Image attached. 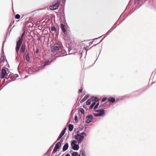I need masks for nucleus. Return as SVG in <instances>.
I'll return each mask as SVG.
<instances>
[{"label":"nucleus","instance_id":"obj_7","mask_svg":"<svg viewBox=\"0 0 156 156\" xmlns=\"http://www.w3.org/2000/svg\"><path fill=\"white\" fill-rule=\"evenodd\" d=\"M86 118H87L86 120V122L87 123H89L91 122L93 120V116L91 114L87 115L86 117Z\"/></svg>","mask_w":156,"mask_h":156},{"label":"nucleus","instance_id":"obj_1","mask_svg":"<svg viewBox=\"0 0 156 156\" xmlns=\"http://www.w3.org/2000/svg\"><path fill=\"white\" fill-rule=\"evenodd\" d=\"M86 135V133L83 132L80 133H77L75 135L74 138L78 144H80L82 142Z\"/></svg>","mask_w":156,"mask_h":156},{"label":"nucleus","instance_id":"obj_4","mask_svg":"<svg viewBox=\"0 0 156 156\" xmlns=\"http://www.w3.org/2000/svg\"><path fill=\"white\" fill-rule=\"evenodd\" d=\"M77 143V142L75 140L71 141V145L72 149L74 150L77 151L80 148L79 145L76 144Z\"/></svg>","mask_w":156,"mask_h":156},{"label":"nucleus","instance_id":"obj_34","mask_svg":"<svg viewBox=\"0 0 156 156\" xmlns=\"http://www.w3.org/2000/svg\"><path fill=\"white\" fill-rule=\"evenodd\" d=\"M93 115L95 117L100 116L99 113H93Z\"/></svg>","mask_w":156,"mask_h":156},{"label":"nucleus","instance_id":"obj_60","mask_svg":"<svg viewBox=\"0 0 156 156\" xmlns=\"http://www.w3.org/2000/svg\"><path fill=\"white\" fill-rule=\"evenodd\" d=\"M77 156H81V155H80V154L78 155H77Z\"/></svg>","mask_w":156,"mask_h":156},{"label":"nucleus","instance_id":"obj_45","mask_svg":"<svg viewBox=\"0 0 156 156\" xmlns=\"http://www.w3.org/2000/svg\"><path fill=\"white\" fill-rule=\"evenodd\" d=\"M10 34V33L9 32H8L7 31V34H6V37H7L8 36H9V35Z\"/></svg>","mask_w":156,"mask_h":156},{"label":"nucleus","instance_id":"obj_51","mask_svg":"<svg viewBox=\"0 0 156 156\" xmlns=\"http://www.w3.org/2000/svg\"><path fill=\"white\" fill-rule=\"evenodd\" d=\"M63 16V20H65V21H66V18H65V15H63V16Z\"/></svg>","mask_w":156,"mask_h":156},{"label":"nucleus","instance_id":"obj_40","mask_svg":"<svg viewBox=\"0 0 156 156\" xmlns=\"http://www.w3.org/2000/svg\"><path fill=\"white\" fill-rule=\"evenodd\" d=\"M83 107L84 108H85V109H86V110H87V109H88L87 108V106L86 105H84L83 106Z\"/></svg>","mask_w":156,"mask_h":156},{"label":"nucleus","instance_id":"obj_48","mask_svg":"<svg viewBox=\"0 0 156 156\" xmlns=\"http://www.w3.org/2000/svg\"><path fill=\"white\" fill-rule=\"evenodd\" d=\"M82 89H80L79 90L78 92L79 93H80L82 92Z\"/></svg>","mask_w":156,"mask_h":156},{"label":"nucleus","instance_id":"obj_19","mask_svg":"<svg viewBox=\"0 0 156 156\" xmlns=\"http://www.w3.org/2000/svg\"><path fill=\"white\" fill-rule=\"evenodd\" d=\"M64 134L63 133H62V132H61V133H60L59 136L58 138H57V140H56L55 141V143L57 141H58L62 137V136L64 135Z\"/></svg>","mask_w":156,"mask_h":156},{"label":"nucleus","instance_id":"obj_54","mask_svg":"<svg viewBox=\"0 0 156 156\" xmlns=\"http://www.w3.org/2000/svg\"><path fill=\"white\" fill-rule=\"evenodd\" d=\"M102 36H100V37H98V38H95V39H98V38H100Z\"/></svg>","mask_w":156,"mask_h":156},{"label":"nucleus","instance_id":"obj_35","mask_svg":"<svg viewBox=\"0 0 156 156\" xmlns=\"http://www.w3.org/2000/svg\"><path fill=\"white\" fill-rule=\"evenodd\" d=\"M140 0H136L135 1V4L138 5Z\"/></svg>","mask_w":156,"mask_h":156},{"label":"nucleus","instance_id":"obj_44","mask_svg":"<svg viewBox=\"0 0 156 156\" xmlns=\"http://www.w3.org/2000/svg\"><path fill=\"white\" fill-rule=\"evenodd\" d=\"M21 63V61H20V62L19 65V66H18V71H19V73L20 74H21V72L19 70V66H20V64Z\"/></svg>","mask_w":156,"mask_h":156},{"label":"nucleus","instance_id":"obj_11","mask_svg":"<svg viewBox=\"0 0 156 156\" xmlns=\"http://www.w3.org/2000/svg\"><path fill=\"white\" fill-rule=\"evenodd\" d=\"M66 26L65 24L61 23V28L62 31L64 33V34H66L67 33L66 30L65 29Z\"/></svg>","mask_w":156,"mask_h":156},{"label":"nucleus","instance_id":"obj_29","mask_svg":"<svg viewBox=\"0 0 156 156\" xmlns=\"http://www.w3.org/2000/svg\"><path fill=\"white\" fill-rule=\"evenodd\" d=\"M78 155V153L77 152H73L71 154L72 156H77Z\"/></svg>","mask_w":156,"mask_h":156},{"label":"nucleus","instance_id":"obj_36","mask_svg":"<svg viewBox=\"0 0 156 156\" xmlns=\"http://www.w3.org/2000/svg\"><path fill=\"white\" fill-rule=\"evenodd\" d=\"M74 119H75V122H78V118H77V116L76 115H75V118H74Z\"/></svg>","mask_w":156,"mask_h":156},{"label":"nucleus","instance_id":"obj_26","mask_svg":"<svg viewBox=\"0 0 156 156\" xmlns=\"http://www.w3.org/2000/svg\"><path fill=\"white\" fill-rule=\"evenodd\" d=\"M91 99H88V100H87L86 102V105H90V104L91 103Z\"/></svg>","mask_w":156,"mask_h":156},{"label":"nucleus","instance_id":"obj_52","mask_svg":"<svg viewBox=\"0 0 156 156\" xmlns=\"http://www.w3.org/2000/svg\"><path fill=\"white\" fill-rule=\"evenodd\" d=\"M65 156H70V155L69 154H66Z\"/></svg>","mask_w":156,"mask_h":156},{"label":"nucleus","instance_id":"obj_62","mask_svg":"<svg viewBox=\"0 0 156 156\" xmlns=\"http://www.w3.org/2000/svg\"><path fill=\"white\" fill-rule=\"evenodd\" d=\"M154 71H155V72H156V68L154 70Z\"/></svg>","mask_w":156,"mask_h":156},{"label":"nucleus","instance_id":"obj_53","mask_svg":"<svg viewBox=\"0 0 156 156\" xmlns=\"http://www.w3.org/2000/svg\"><path fill=\"white\" fill-rule=\"evenodd\" d=\"M37 40L38 41H39L40 40V37H38L37 38Z\"/></svg>","mask_w":156,"mask_h":156},{"label":"nucleus","instance_id":"obj_41","mask_svg":"<svg viewBox=\"0 0 156 156\" xmlns=\"http://www.w3.org/2000/svg\"><path fill=\"white\" fill-rule=\"evenodd\" d=\"M84 128H85V129H86L88 128V125L87 124H85L84 125ZM85 131H86V130H85Z\"/></svg>","mask_w":156,"mask_h":156},{"label":"nucleus","instance_id":"obj_64","mask_svg":"<svg viewBox=\"0 0 156 156\" xmlns=\"http://www.w3.org/2000/svg\"><path fill=\"white\" fill-rule=\"evenodd\" d=\"M72 54V53H70V54Z\"/></svg>","mask_w":156,"mask_h":156},{"label":"nucleus","instance_id":"obj_61","mask_svg":"<svg viewBox=\"0 0 156 156\" xmlns=\"http://www.w3.org/2000/svg\"><path fill=\"white\" fill-rule=\"evenodd\" d=\"M127 96V95H126V96H123L124 98L125 97H126V96Z\"/></svg>","mask_w":156,"mask_h":156},{"label":"nucleus","instance_id":"obj_37","mask_svg":"<svg viewBox=\"0 0 156 156\" xmlns=\"http://www.w3.org/2000/svg\"><path fill=\"white\" fill-rule=\"evenodd\" d=\"M107 99V97H105L102 98V99L101 100V102H104Z\"/></svg>","mask_w":156,"mask_h":156},{"label":"nucleus","instance_id":"obj_10","mask_svg":"<svg viewBox=\"0 0 156 156\" xmlns=\"http://www.w3.org/2000/svg\"><path fill=\"white\" fill-rule=\"evenodd\" d=\"M145 5L147 7H151L152 5V0H147L145 2Z\"/></svg>","mask_w":156,"mask_h":156},{"label":"nucleus","instance_id":"obj_22","mask_svg":"<svg viewBox=\"0 0 156 156\" xmlns=\"http://www.w3.org/2000/svg\"><path fill=\"white\" fill-rule=\"evenodd\" d=\"M26 46L25 44L24 45H22L21 47V52L22 53H23L24 52L25 49H26Z\"/></svg>","mask_w":156,"mask_h":156},{"label":"nucleus","instance_id":"obj_49","mask_svg":"<svg viewBox=\"0 0 156 156\" xmlns=\"http://www.w3.org/2000/svg\"><path fill=\"white\" fill-rule=\"evenodd\" d=\"M58 149L56 147H55L54 149L55 150V151H57Z\"/></svg>","mask_w":156,"mask_h":156},{"label":"nucleus","instance_id":"obj_47","mask_svg":"<svg viewBox=\"0 0 156 156\" xmlns=\"http://www.w3.org/2000/svg\"><path fill=\"white\" fill-rule=\"evenodd\" d=\"M63 142V140L62 139H60V141L58 143H60L61 144V143Z\"/></svg>","mask_w":156,"mask_h":156},{"label":"nucleus","instance_id":"obj_21","mask_svg":"<svg viewBox=\"0 0 156 156\" xmlns=\"http://www.w3.org/2000/svg\"><path fill=\"white\" fill-rule=\"evenodd\" d=\"M74 128V126L72 124H69L68 126V129L69 131H71L73 130Z\"/></svg>","mask_w":156,"mask_h":156},{"label":"nucleus","instance_id":"obj_59","mask_svg":"<svg viewBox=\"0 0 156 156\" xmlns=\"http://www.w3.org/2000/svg\"><path fill=\"white\" fill-rule=\"evenodd\" d=\"M53 155H54V154H52V153L51 154V156H52Z\"/></svg>","mask_w":156,"mask_h":156},{"label":"nucleus","instance_id":"obj_31","mask_svg":"<svg viewBox=\"0 0 156 156\" xmlns=\"http://www.w3.org/2000/svg\"><path fill=\"white\" fill-rule=\"evenodd\" d=\"M80 111L81 112V113L83 114V115L84 114V110L82 108H80Z\"/></svg>","mask_w":156,"mask_h":156},{"label":"nucleus","instance_id":"obj_55","mask_svg":"<svg viewBox=\"0 0 156 156\" xmlns=\"http://www.w3.org/2000/svg\"><path fill=\"white\" fill-rule=\"evenodd\" d=\"M105 37H104L101 40V41H100L98 43H100L101 42L103 39H104V38Z\"/></svg>","mask_w":156,"mask_h":156},{"label":"nucleus","instance_id":"obj_27","mask_svg":"<svg viewBox=\"0 0 156 156\" xmlns=\"http://www.w3.org/2000/svg\"><path fill=\"white\" fill-rule=\"evenodd\" d=\"M23 32L22 33V34H21V37H20L21 38V39H22L23 40V37L24 36V35L25 34V30H23Z\"/></svg>","mask_w":156,"mask_h":156},{"label":"nucleus","instance_id":"obj_16","mask_svg":"<svg viewBox=\"0 0 156 156\" xmlns=\"http://www.w3.org/2000/svg\"><path fill=\"white\" fill-rule=\"evenodd\" d=\"M54 145V144H53L49 148L48 150L46 153L45 155L44 156L47 155V154H50L51 151L52 150L53 147Z\"/></svg>","mask_w":156,"mask_h":156},{"label":"nucleus","instance_id":"obj_5","mask_svg":"<svg viewBox=\"0 0 156 156\" xmlns=\"http://www.w3.org/2000/svg\"><path fill=\"white\" fill-rule=\"evenodd\" d=\"M4 44H2L1 51V57L0 59V61L3 62H5L6 58L5 54L3 51Z\"/></svg>","mask_w":156,"mask_h":156},{"label":"nucleus","instance_id":"obj_2","mask_svg":"<svg viewBox=\"0 0 156 156\" xmlns=\"http://www.w3.org/2000/svg\"><path fill=\"white\" fill-rule=\"evenodd\" d=\"M18 76L17 74H16L14 75L13 73H10L8 76V75H7L5 77V78L7 79V81H6V83L7 84L9 83L11 81L15 80L17 76Z\"/></svg>","mask_w":156,"mask_h":156},{"label":"nucleus","instance_id":"obj_38","mask_svg":"<svg viewBox=\"0 0 156 156\" xmlns=\"http://www.w3.org/2000/svg\"><path fill=\"white\" fill-rule=\"evenodd\" d=\"M66 128L65 127L64 128V129L62 130V131L61 132L62 133H63L65 134V133L66 132Z\"/></svg>","mask_w":156,"mask_h":156},{"label":"nucleus","instance_id":"obj_28","mask_svg":"<svg viewBox=\"0 0 156 156\" xmlns=\"http://www.w3.org/2000/svg\"><path fill=\"white\" fill-rule=\"evenodd\" d=\"M99 105V101L97 103H96V104L94 106V110H95L96 109L98 108Z\"/></svg>","mask_w":156,"mask_h":156},{"label":"nucleus","instance_id":"obj_30","mask_svg":"<svg viewBox=\"0 0 156 156\" xmlns=\"http://www.w3.org/2000/svg\"><path fill=\"white\" fill-rule=\"evenodd\" d=\"M80 153H81V154L82 156H86L85 152L83 151L82 150L80 151Z\"/></svg>","mask_w":156,"mask_h":156},{"label":"nucleus","instance_id":"obj_39","mask_svg":"<svg viewBox=\"0 0 156 156\" xmlns=\"http://www.w3.org/2000/svg\"><path fill=\"white\" fill-rule=\"evenodd\" d=\"M11 26H12V24H11V23L10 25L9 26V27H8V28L7 29V31L8 32H9L10 31L9 30V29H10V27H11Z\"/></svg>","mask_w":156,"mask_h":156},{"label":"nucleus","instance_id":"obj_13","mask_svg":"<svg viewBox=\"0 0 156 156\" xmlns=\"http://www.w3.org/2000/svg\"><path fill=\"white\" fill-rule=\"evenodd\" d=\"M25 53L26 54V56H25L26 60H27V62H29V60L30 59V57L29 55V51H27V50H26V51L25 52Z\"/></svg>","mask_w":156,"mask_h":156},{"label":"nucleus","instance_id":"obj_3","mask_svg":"<svg viewBox=\"0 0 156 156\" xmlns=\"http://www.w3.org/2000/svg\"><path fill=\"white\" fill-rule=\"evenodd\" d=\"M51 50L53 52H55L59 50H61L60 45L58 43H56L51 46Z\"/></svg>","mask_w":156,"mask_h":156},{"label":"nucleus","instance_id":"obj_42","mask_svg":"<svg viewBox=\"0 0 156 156\" xmlns=\"http://www.w3.org/2000/svg\"><path fill=\"white\" fill-rule=\"evenodd\" d=\"M101 109H98L96 110V109L95 110H94V111L96 112H99L100 111H101Z\"/></svg>","mask_w":156,"mask_h":156},{"label":"nucleus","instance_id":"obj_33","mask_svg":"<svg viewBox=\"0 0 156 156\" xmlns=\"http://www.w3.org/2000/svg\"><path fill=\"white\" fill-rule=\"evenodd\" d=\"M20 17V16L18 14L16 15L15 16V18L16 19H19Z\"/></svg>","mask_w":156,"mask_h":156},{"label":"nucleus","instance_id":"obj_32","mask_svg":"<svg viewBox=\"0 0 156 156\" xmlns=\"http://www.w3.org/2000/svg\"><path fill=\"white\" fill-rule=\"evenodd\" d=\"M51 30L52 31H55L56 30V27H55L53 26L51 27Z\"/></svg>","mask_w":156,"mask_h":156},{"label":"nucleus","instance_id":"obj_17","mask_svg":"<svg viewBox=\"0 0 156 156\" xmlns=\"http://www.w3.org/2000/svg\"><path fill=\"white\" fill-rule=\"evenodd\" d=\"M89 97L88 94H86L85 97L80 101V103H82L85 101Z\"/></svg>","mask_w":156,"mask_h":156},{"label":"nucleus","instance_id":"obj_6","mask_svg":"<svg viewBox=\"0 0 156 156\" xmlns=\"http://www.w3.org/2000/svg\"><path fill=\"white\" fill-rule=\"evenodd\" d=\"M59 4L60 2H58L53 5L50 6L49 8L51 10L57 9L58 8Z\"/></svg>","mask_w":156,"mask_h":156},{"label":"nucleus","instance_id":"obj_20","mask_svg":"<svg viewBox=\"0 0 156 156\" xmlns=\"http://www.w3.org/2000/svg\"><path fill=\"white\" fill-rule=\"evenodd\" d=\"M98 113H99L100 116H103L105 114V110L103 109H102L101 111Z\"/></svg>","mask_w":156,"mask_h":156},{"label":"nucleus","instance_id":"obj_23","mask_svg":"<svg viewBox=\"0 0 156 156\" xmlns=\"http://www.w3.org/2000/svg\"><path fill=\"white\" fill-rule=\"evenodd\" d=\"M52 62V61L51 60L50 61H49L48 60H46L45 62H44V64L43 66H44L46 65H48L51 62Z\"/></svg>","mask_w":156,"mask_h":156},{"label":"nucleus","instance_id":"obj_57","mask_svg":"<svg viewBox=\"0 0 156 156\" xmlns=\"http://www.w3.org/2000/svg\"><path fill=\"white\" fill-rule=\"evenodd\" d=\"M63 56V55H62V54H61L58 57H60V56Z\"/></svg>","mask_w":156,"mask_h":156},{"label":"nucleus","instance_id":"obj_18","mask_svg":"<svg viewBox=\"0 0 156 156\" xmlns=\"http://www.w3.org/2000/svg\"><path fill=\"white\" fill-rule=\"evenodd\" d=\"M91 101H95L96 103L99 101V99L97 97L92 96L91 99Z\"/></svg>","mask_w":156,"mask_h":156},{"label":"nucleus","instance_id":"obj_63","mask_svg":"<svg viewBox=\"0 0 156 156\" xmlns=\"http://www.w3.org/2000/svg\"><path fill=\"white\" fill-rule=\"evenodd\" d=\"M59 154H58V155H57V156H59Z\"/></svg>","mask_w":156,"mask_h":156},{"label":"nucleus","instance_id":"obj_15","mask_svg":"<svg viewBox=\"0 0 156 156\" xmlns=\"http://www.w3.org/2000/svg\"><path fill=\"white\" fill-rule=\"evenodd\" d=\"M69 147V144L68 143H66L64 145L62 148L63 151H64L67 150Z\"/></svg>","mask_w":156,"mask_h":156},{"label":"nucleus","instance_id":"obj_50","mask_svg":"<svg viewBox=\"0 0 156 156\" xmlns=\"http://www.w3.org/2000/svg\"><path fill=\"white\" fill-rule=\"evenodd\" d=\"M56 152V151H55V150L53 149V150L52 151V154H54V153H55Z\"/></svg>","mask_w":156,"mask_h":156},{"label":"nucleus","instance_id":"obj_56","mask_svg":"<svg viewBox=\"0 0 156 156\" xmlns=\"http://www.w3.org/2000/svg\"><path fill=\"white\" fill-rule=\"evenodd\" d=\"M93 41H91V42H90L89 43L90 44V45L91 44H92V43H93Z\"/></svg>","mask_w":156,"mask_h":156},{"label":"nucleus","instance_id":"obj_46","mask_svg":"<svg viewBox=\"0 0 156 156\" xmlns=\"http://www.w3.org/2000/svg\"><path fill=\"white\" fill-rule=\"evenodd\" d=\"M39 49L38 48H37L35 51V52L37 54L39 53Z\"/></svg>","mask_w":156,"mask_h":156},{"label":"nucleus","instance_id":"obj_24","mask_svg":"<svg viewBox=\"0 0 156 156\" xmlns=\"http://www.w3.org/2000/svg\"><path fill=\"white\" fill-rule=\"evenodd\" d=\"M96 104V102H94L92 103L89 106V109H91L93 108H94V106Z\"/></svg>","mask_w":156,"mask_h":156},{"label":"nucleus","instance_id":"obj_58","mask_svg":"<svg viewBox=\"0 0 156 156\" xmlns=\"http://www.w3.org/2000/svg\"><path fill=\"white\" fill-rule=\"evenodd\" d=\"M105 104H106V103H105L103 105V106H103V107L105 106H104V105H105Z\"/></svg>","mask_w":156,"mask_h":156},{"label":"nucleus","instance_id":"obj_14","mask_svg":"<svg viewBox=\"0 0 156 156\" xmlns=\"http://www.w3.org/2000/svg\"><path fill=\"white\" fill-rule=\"evenodd\" d=\"M23 40L22 39H21L20 37H19L18 38V40L16 42V44L21 46L23 41Z\"/></svg>","mask_w":156,"mask_h":156},{"label":"nucleus","instance_id":"obj_43","mask_svg":"<svg viewBox=\"0 0 156 156\" xmlns=\"http://www.w3.org/2000/svg\"><path fill=\"white\" fill-rule=\"evenodd\" d=\"M4 62H0V68H1V67L3 66V63Z\"/></svg>","mask_w":156,"mask_h":156},{"label":"nucleus","instance_id":"obj_9","mask_svg":"<svg viewBox=\"0 0 156 156\" xmlns=\"http://www.w3.org/2000/svg\"><path fill=\"white\" fill-rule=\"evenodd\" d=\"M21 46L20 45H18L16 44V59L17 61H18V59L17 58V56H19V49L20 48Z\"/></svg>","mask_w":156,"mask_h":156},{"label":"nucleus","instance_id":"obj_12","mask_svg":"<svg viewBox=\"0 0 156 156\" xmlns=\"http://www.w3.org/2000/svg\"><path fill=\"white\" fill-rule=\"evenodd\" d=\"M107 100L108 101L112 103H114L115 101V98L112 97H110L108 98L107 99Z\"/></svg>","mask_w":156,"mask_h":156},{"label":"nucleus","instance_id":"obj_8","mask_svg":"<svg viewBox=\"0 0 156 156\" xmlns=\"http://www.w3.org/2000/svg\"><path fill=\"white\" fill-rule=\"evenodd\" d=\"M7 73V71L5 69V67H3L2 70L0 77L2 79L4 78Z\"/></svg>","mask_w":156,"mask_h":156},{"label":"nucleus","instance_id":"obj_25","mask_svg":"<svg viewBox=\"0 0 156 156\" xmlns=\"http://www.w3.org/2000/svg\"><path fill=\"white\" fill-rule=\"evenodd\" d=\"M61 144L60 143L58 142L55 145V147H57V148L59 149L61 147Z\"/></svg>","mask_w":156,"mask_h":156}]
</instances>
